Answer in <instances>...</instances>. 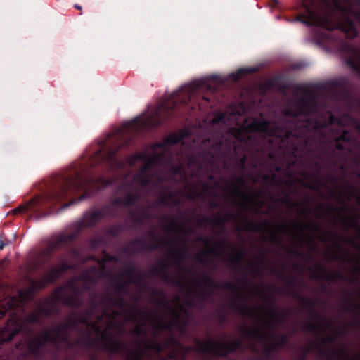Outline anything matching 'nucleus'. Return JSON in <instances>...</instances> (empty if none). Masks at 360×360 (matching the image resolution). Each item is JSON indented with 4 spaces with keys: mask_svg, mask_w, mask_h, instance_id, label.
I'll list each match as a JSON object with an SVG mask.
<instances>
[{
    "mask_svg": "<svg viewBox=\"0 0 360 360\" xmlns=\"http://www.w3.org/2000/svg\"><path fill=\"white\" fill-rule=\"evenodd\" d=\"M291 226H293L294 228L299 229L300 231H305L307 229H310L315 232H321V225L316 222L307 223V222L303 221L301 224L293 223L291 224Z\"/></svg>",
    "mask_w": 360,
    "mask_h": 360,
    "instance_id": "obj_37",
    "label": "nucleus"
},
{
    "mask_svg": "<svg viewBox=\"0 0 360 360\" xmlns=\"http://www.w3.org/2000/svg\"><path fill=\"white\" fill-rule=\"evenodd\" d=\"M117 215V210L111 205H105L99 210L85 212L84 219L75 224L74 230L68 233H60L50 242L47 248L48 253L51 255L56 250L60 249L65 250L68 254L77 257L79 250L75 243L83 229L96 226L103 219L115 217Z\"/></svg>",
    "mask_w": 360,
    "mask_h": 360,
    "instance_id": "obj_7",
    "label": "nucleus"
},
{
    "mask_svg": "<svg viewBox=\"0 0 360 360\" xmlns=\"http://www.w3.org/2000/svg\"><path fill=\"white\" fill-rule=\"evenodd\" d=\"M193 349V347H188V346H184L182 344H181V346L179 347V349L176 353L179 352L180 353V360H184L186 359V356L187 354H188Z\"/></svg>",
    "mask_w": 360,
    "mask_h": 360,
    "instance_id": "obj_55",
    "label": "nucleus"
},
{
    "mask_svg": "<svg viewBox=\"0 0 360 360\" xmlns=\"http://www.w3.org/2000/svg\"><path fill=\"white\" fill-rule=\"evenodd\" d=\"M270 239H271V241L274 244L280 245V246H282L283 248H286V246L283 243V241L281 237H280L277 233H276L274 232L272 233L271 235Z\"/></svg>",
    "mask_w": 360,
    "mask_h": 360,
    "instance_id": "obj_62",
    "label": "nucleus"
},
{
    "mask_svg": "<svg viewBox=\"0 0 360 360\" xmlns=\"http://www.w3.org/2000/svg\"><path fill=\"white\" fill-rule=\"evenodd\" d=\"M134 181L139 182L143 186H147L153 184V174L142 173L139 172L134 177Z\"/></svg>",
    "mask_w": 360,
    "mask_h": 360,
    "instance_id": "obj_36",
    "label": "nucleus"
},
{
    "mask_svg": "<svg viewBox=\"0 0 360 360\" xmlns=\"http://www.w3.org/2000/svg\"><path fill=\"white\" fill-rule=\"evenodd\" d=\"M262 179L265 181V183L268 186H274L275 182L276 181H278L281 183L283 182V179L281 177L278 178L276 174L274 172H271V174H264L262 176Z\"/></svg>",
    "mask_w": 360,
    "mask_h": 360,
    "instance_id": "obj_45",
    "label": "nucleus"
},
{
    "mask_svg": "<svg viewBox=\"0 0 360 360\" xmlns=\"http://www.w3.org/2000/svg\"><path fill=\"white\" fill-rule=\"evenodd\" d=\"M143 316L148 320L155 321L154 327L158 330H172L173 322H165L159 316L147 311H141L140 316Z\"/></svg>",
    "mask_w": 360,
    "mask_h": 360,
    "instance_id": "obj_30",
    "label": "nucleus"
},
{
    "mask_svg": "<svg viewBox=\"0 0 360 360\" xmlns=\"http://www.w3.org/2000/svg\"><path fill=\"white\" fill-rule=\"evenodd\" d=\"M183 139V134H177L175 133L171 134L168 136L165 137L162 142H156L152 144L151 148L153 150H155L156 149H160V153H165L166 155L171 158V162L172 163H176V160H178L179 162V163H184L185 167H188V156L196 155L198 153L206 150L202 147V143L207 140L210 141L212 145H214V143H217L219 141H221V145L223 146L224 151L225 152V131L223 129H220L219 131H216L214 134H212L209 138L205 139L200 144L198 150L195 153L186 155V160H184V154L182 153V151L176 153V155L174 156L171 148L172 146L181 142L182 145H184V143L182 141Z\"/></svg>",
    "mask_w": 360,
    "mask_h": 360,
    "instance_id": "obj_9",
    "label": "nucleus"
},
{
    "mask_svg": "<svg viewBox=\"0 0 360 360\" xmlns=\"http://www.w3.org/2000/svg\"><path fill=\"white\" fill-rule=\"evenodd\" d=\"M94 342L93 338L85 331H83L82 335L79 338L72 342L69 339V333L53 335V330L49 329L44 330L42 335H37L26 340L22 345L27 347L28 354L34 358L43 359L47 354L46 345L48 343L53 344L56 349H60L61 343L66 344L68 348L80 346L87 349L91 347Z\"/></svg>",
    "mask_w": 360,
    "mask_h": 360,
    "instance_id": "obj_8",
    "label": "nucleus"
},
{
    "mask_svg": "<svg viewBox=\"0 0 360 360\" xmlns=\"http://www.w3.org/2000/svg\"><path fill=\"white\" fill-rule=\"evenodd\" d=\"M202 147L207 150L188 157V167L185 169L188 179L175 182L184 184L189 192L178 191L174 192L163 187L162 193L172 207L181 205L177 196H185L190 200L199 199L210 209L219 208L225 203V153L219 141L212 145L210 141L203 142Z\"/></svg>",
    "mask_w": 360,
    "mask_h": 360,
    "instance_id": "obj_3",
    "label": "nucleus"
},
{
    "mask_svg": "<svg viewBox=\"0 0 360 360\" xmlns=\"http://www.w3.org/2000/svg\"><path fill=\"white\" fill-rule=\"evenodd\" d=\"M198 223L200 226H203L204 224H218L221 227V231H223L224 227L225 226V217L221 216V217H212L204 216L201 219H199Z\"/></svg>",
    "mask_w": 360,
    "mask_h": 360,
    "instance_id": "obj_34",
    "label": "nucleus"
},
{
    "mask_svg": "<svg viewBox=\"0 0 360 360\" xmlns=\"http://www.w3.org/2000/svg\"><path fill=\"white\" fill-rule=\"evenodd\" d=\"M66 323L68 324V328L70 330L75 329L77 327L78 323L76 318V316H70L67 321Z\"/></svg>",
    "mask_w": 360,
    "mask_h": 360,
    "instance_id": "obj_64",
    "label": "nucleus"
},
{
    "mask_svg": "<svg viewBox=\"0 0 360 360\" xmlns=\"http://www.w3.org/2000/svg\"><path fill=\"white\" fill-rule=\"evenodd\" d=\"M155 166L169 167L171 174L169 179L175 182L185 181L188 179V174L184 163H172L171 158L165 153L154 152L153 155L145 160L144 165L140 169L142 173L150 174L149 172Z\"/></svg>",
    "mask_w": 360,
    "mask_h": 360,
    "instance_id": "obj_10",
    "label": "nucleus"
},
{
    "mask_svg": "<svg viewBox=\"0 0 360 360\" xmlns=\"http://www.w3.org/2000/svg\"><path fill=\"white\" fill-rule=\"evenodd\" d=\"M242 334L244 338L252 341L271 340V343L265 347V354L266 356H269L271 352L279 349L276 343L274 341V337L266 334L260 328L244 326L242 328Z\"/></svg>",
    "mask_w": 360,
    "mask_h": 360,
    "instance_id": "obj_15",
    "label": "nucleus"
},
{
    "mask_svg": "<svg viewBox=\"0 0 360 360\" xmlns=\"http://www.w3.org/2000/svg\"><path fill=\"white\" fill-rule=\"evenodd\" d=\"M124 295H117L115 297L111 295L105 296V301L107 307H117L122 311H124L127 315V319L133 322H138L140 318L141 311L136 308L128 309V304L124 297Z\"/></svg>",
    "mask_w": 360,
    "mask_h": 360,
    "instance_id": "obj_16",
    "label": "nucleus"
},
{
    "mask_svg": "<svg viewBox=\"0 0 360 360\" xmlns=\"http://www.w3.org/2000/svg\"><path fill=\"white\" fill-rule=\"evenodd\" d=\"M354 6L353 2H349L342 16L337 23H335L329 15H319L304 0H299L295 9H303L305 13L298 15L295 20L307 26H315L329 31L338 28L347 39H353L358 36V30L352 18L354 17L360 22V11L354 9Z\"/></svg>",
    "mask_w": 360,
    "mask_h": 360,
    "instance_id": "obj_5",
    "label": "nucleus"
},
{
    "mask_svg": "<svg viewBox=\"0 0 360 360\" xmlns=\"http://www.w3.org/2000/svg\"><path fill=\"white\" fill-rule=\"evenodd\" d=\"M339 219L342 221L345 229H355L358 231H360V226L358 223V217H346L342 214L338 215Z\"/></svg>",
    "mask_w": 360,
    "mask_h": 360,
    "instance_id": "obj_35",
    "label": "nucleus"
},
{
    "mask_svg": "<svg viewBox=\"0 0 360 360\" xmlns=\"http://www.w3.org/2000/svg\"><path fill=\"white\" fill-rule=\"evenodd\" d=\"M71 266L65 261H62L58 266H52L40 279L32 281L29 291L33 295L37 291L43 290L49 284L54 283L59 276L70 269Z\"/></svg>",
    "mask_w": 360,
    "mask_h": 360,
    "instance_id": "obj_14",
    "label": "nucleus"
},
{
    "mask_svg": "<svg viewBox=\"0 0 360 360\" xmlns=\"http://www.w3.org/2000/svg\"><path fill=\"white\" fill-rule=\"evenodd\" d=\"M345 117L351 122L352 126L360 134V120L354 117L350 113H346Z\"/></svg>",
    "mask_w": 360,
    "mask_h": 360,
    "instance_id": "obj_53",
    "label": "nucleus"
},
{
    "mask_svg": "<svg viewBox=\"0 0 360 360\" xmlns=\"http://www.w3.org/2000/svg\"><path fill=\"white\" fill-rule=\"evenodd\" d=\"M179 226L182 227V225L178 223L176 217H174L173 220L165 226V229L167 231H177Z\"/></svg>",
    "mask_w": 360,
    "mask_h": 360,
    "instance_id": "obj_56",
    "label": "nucleus"
},
{
    "mask_svg": "<svg viewBox=\"0 0 360 360\" xmlns=\"http://www.w3.org/2000/svg\"><path fill=\"white\" fill-rule=\"evenodd\" d=\"M278 348H283L288 345V336L286 334H282L278 337V341L275 342Z\"/></svg>",
    "mask_w": 360,
    "mask_h": 360,
    "instance_id": "obj_61",
    "label": "nucleus"
},
{
    "mask_svg": "<svg viewBox=\"0 0 360 360\" xmlns=\"http://www.w3.org/2000/svg\"><path fill=\"white\" fill-rule=\"evenodd\" d=\"M22 310L18 300L14 297H6L0 301V319L8 314L6 325L0 328V346L9 342L12 339L22 333L27 337L34 332L32 324H41L40 313L33 312L23 319H20L19 314Z\"/></svg>",
    "mask_w": 360,
    "mask_h": 360,
    "instance_id": "obj_6",
    "label": "nucleus"
},
{
    "mask_svg": "<svg viewBox=\"0 0 360 360\" xmlns=\"http://www.w3.org/2000/svg\"><path fill=\"white\" fill-rule=\"evenodd\" d=\"M122 230V227L120 225H116L112 227H110L106 229V233L109 236L115 238L117 237Z\"/></svg>",
    "mask_w": 360,
    "mask_h": 360,
    "instance_id": "obj_57",
    "label": "nucleus"
},
{
    "mask_svg": "<svg viewBox=\"0 0 360 360\" xmlns=\"http://www.w3.org/2000/svg\"><path fill=\"white\" fill-rule=\"evenodd\" d=\"M144 346L146 349L153 350L157 353H160L165 349H166V345H165V343H162L159 341H155L153 343H150L148 341H145Z\"/></svg>",
    "mask_w": 360,
    "mask_h": 360,
    "instance_id": "obj_42",
    "label": "nucleus"
},
{
    "mask_svg": "<svg viewBox=\"0 0 360 360\" xmlns=\"http://www.w3.org/2000/svg\"><path fill=\"white\" fill-rule=\"evenodd\" d=\"M271 199L272 200H274V202H279V203H281L283 205H286L290 207L301 208V213L303 215L307 216V217H308V215H309V210H307L306 206H304V205L300 201L292 200L290 198V195L288 193H286L283 198H280V197L273 198L272 197Z\"/></svg>",
    "mask_w": 360,
    "mask_h": 360,
    "instance_id": "obj_29",
    "label": "nucleus"
},
{
    "mask_svg": "<svg viewBox=\"0 0 360 360\" xmlns=\"http://www.w3.org/2000/svg\"><path fill=\"white\" fill-rule=\"evenodd\" d=\"M148 158L146 153H136L129 158L131 165H134L136 160H141L145 161Z\"/></svg>",
    "mask_w": 360,
    "mask_h": 360,
    "instance_id": "obj_60",
    "label": "nucleus"
},
{
    "mask_svg": "<svg viewBox=\"0 0 360 360\" xmlns=\"http://www.w3.org/2000/svg\"><path fill=\"white\" fill-rule=\"evenodd\" d=\"M355 309L358 310L359 314H360V305L357 306L353 300L349 302V303L344 306L342 307V311L345 312H352L354 311Z\"/></svg>",
    "mask_w": 360,
    "mask_h": 360,
    "instance_id": "obj_59",
    "label": "nucleus"
},
{
    "mask_svg": "<svg viewBox=\"0 0 360 360\" xmlns=\"http://www.w3.org/2000/svg\"><path fill=\"white\" fill-rule=\"evenodd\" d=\"M328 235L330 236H337L338 238L341 240V241H343V242H345L346 243L349 244V245L352 246L353 248H356V249H360V245H358L353 238H346V237H341L338 235H335L333 232L329 231L328 232Z\"/></svg>",
    "mask_w": 360,
    "mask_h": 360,
    "instance_id": "obj_47",
    "label": "nucleus"
},
{
    "mask_svg": "<svg viewBox=\"0 0 360 360\" xmlns=\"http://www.w3.org/2000/svg\"><path fill=\"white\" fill-rule=\"evenodd\" d=\"M70 330L68 328V324L65 323H60L53 330V333L55 332L57 335H61L63 333H69Z\"/></svg>",
    "mask_w": 360,
    "mask_h": 360,
    "instance_id": "obj_52",
    "label": "nucleus"
},
{
    "mask_svg": "<svg viewBox=\"0 0 360 360\" xmlns=\"http://www.w3.org/2000/svg\"><path fill=\"white\" fill-rule=\"evenodd\" d=\"M137 246L141 247L143 250H155L160 246L159 243L148 244L146 240L142 238H137L132 240L128 246H124L122 251L124 253L135 254L139 251Z\"/></svg>",
    "mask_w": 360,
    "mask_h": 360,
    "instance_id": "obj_23",
    "label": "nucleus"
},
{
    "mask_svg": "<svg viewBox=\"0 0 360 360\" xmlns=\"http://www.w3.org/2000/svg\"><path fill=\"white\" fill-rule=\"evenodd\" d=\"M330 193L333 195V197H334V198H338V197L339 199H340V202L342 204H343L344 207L342 208H341V209H339L336 206L330 205V212H335V213H338L340 211H341V212L346 211L348 209V206L345 203V200L342 199V198L340 195V194L338 192H337V191H335L334 190H330Z\"/></svg>",
    "mask_w": 360,
    "mask_h": 360,
    "instance_id": "obj_40",
    "label": "nucleus"
},
{
    "mask_svg": "<svg viewBox=\"0 0 360 360\" xmlns=\"http://www.w3.org/2000/svg\"><path fill=\"white\" fill-rule=\"evenodd\" d=\"M245 349V345L242 340H237L231 343L229 340V335L226 333V358L228 357L229 353L232 350H244Z\"/></svg>",
    "mask_w": 360,
    "mask_h": 360,
    "instance_id": "obj_39",
    "label": "nucleus"
},
{
    "mask_svg": "<svg viewBox=\"0 0 360 360\" xmlns=\"http://www.w3.org/2000/svg\"><path fill=\"white\" fill-rule=\"evenodd\" d=\"M30 356L34 357L30 354H28L27 347L22 345V341H20L15 345V351L13 350L11 355L1 356L0 360H30Z\"/></svg>",
    "mask_w": 360,
    "mask_h": 360,
    "instance_id": "obj_27",
    "label": "nucleus"
},
{
    "mask_svg": "<svg viewBox=\"0 0 360 360\" xmlns=\"http://www.w3.org/2000/svg\"><path fill=\"white\" fill-rule=\"evenodd\" d=\"M159 266H155L152 269V274L159 275L161 279L168 284H173L178 287H182L185 285V279L174 278L170 276L169 274L170 265L167 260H160L159 262Z\"/></svg>",
    "mask_w": 360,
    "mask_h": 360,
    "instance_id": "obj_20",
    "label": "nucleus"
},
{
    "mask_svg": "<svg viewBox=\"0 0 360 360\" xmlns=\"http://www.w3.org/2000/svg\"><path fill=\"white\" fill-rule=\"evenodd\" d=\"M339 49L349 56L346 61L347 65L360 75V49L354 47L345 39L340 41Z\"/></svg>",
    "mask_w": 360,
    "mask_h": 360,
    "instance_id": "obj_19",
    "label": "nucleus"
},
{
    "mask_svg": "<svg viewBox=\"0 0 360 360\" xmlns=\"http://www.w3.org/2000/svg\"><path fill=\"white\" fill-rule=\"evenodd\" d=\"M129 281L127 283H116L115 285V292L117 295H127L129 293L128 288Z\"/></svg>",
    "mask_w": 360,
    "mask_h": 360,
    "instance_id": "obj_46",
    "label": "nucleus"
},
{
    "mask_svg": "<svg viewBox=\"0 0 360 360\" xmlns=\"http://www.w3.org/2000/svg\"><path fill=\"white\" fill-rule=\"evenodd\" d=\"M271 271L276 275L278 278L283 279L285 283L290 287V289L288 290V293L291 297L299 300L303 304L307 307L309 311L311 312L313 318L318 321H323V326L326 329H330L332 327V323L323 317V316L319 314L316 310V300L314 299H309L307 297L302 296L300 295L298 292L294 291L292 288L295 286V278H288L286 276L283 271H278L274 266H270Z\"/></svg>",
    "mask_w": 360,
    "mask_h": 360,
    "instance_id": "obj_11",
    "label": "nucleus"
},
{
    "mask_svg": "<svg viewBox=\"0 0 360 360\" xmlns=\"http://www.w3.org/2000/svg\"><path fill=\"white\" fill-rule=\"evenodd\" d=\"M321 327L320 321H318L317 323H307L304 325V330L308 332L316 333L320 330Z\"/></svg>",
    "mask_w": 360,
    "mask_h": 360,
    "instance_id": "obj_50",
    "label": "nucleus"
},
{
    "mask_svg": "<svg viewBox=\"0 0 360 360\" xmlns=\"http://www.w3.org/2000/svg\"><path fill=\"white\" fill-rule=\"evenodd\" d=\"M229 188H230V181L228 179V178L226 177V224L231 220V219L232 218V216H233V214L229 210V191H230Z\"/></svg>",
    "mask_w": 360,
    "mask_h": 360,
    "instance_id": "obj_54",
    "label": "nucleus"
},
{
    "mask_svg": "<svg viewBox=\"0 0 360 360\" xmlns=\"http://www.w3.org/2000/svg\"><path fill=\"white\" fill-rule=\"evenodd\" d=\"M98 296V294L92 291L91 297L89 300V309H91L93 312L97 310V309L101 306L104 308H107V303L105 301V296L102 298V300L99 302L96 300V297Z\"/></svg>",
    "mask_w": 360,
    "mask_h": 360,
    "instance_id": "obj_38",
    "label": "nucleus"
},
{
    "mask_svg": "<svg viewBox=\"0 0 360 360\" xmlns=\"http://www.w3.org/2000/svg\"><path fill=\"white\" fill-rule=\"evenodd\" d=\"M269 188H266L264 193H269ZM233 193L240 207V210L233 216L235 220L239 224L238 230L265 232L273 226L268 220L261 222L254 221L246 213L248 210L257 214L259 212V209L255 208L254 205H258L259 207L264 205V202L259 200V198L264 193L263 191L256 194L251 193L249 181L245 176H239L236 177L233 184Z\"/></svg>",
    "mask_w": 360,
    "mask_h": 360,
    "instance_id": "obj_4",
    "label": "nucleus"
},
{
    "mask_svg": "<svg viewBox=\"0 0 360 360\" xmlns=\"http://www.w3.org/2000/svg\"><path fill=\"white\" fill-rule=\"evenodd\" d=\"M124 198V206L134 205L140 199V195L138 193H131L130 192L127 193Z\"/></svg>",
    "mask_w": 360,
    "mask_h": 360,
    "instance_id": "obj_44",
    "label": "nucleus"
},
{
    "mask_svg": "<svg viewBox=\"0 0 360 360\" xmlns=\"http://www.w3.org/2000/svg\"><path fill=\"white\" fill-rule=\"evenodd\" d=\"M345 193L349 195L348 200H350V196L352 195L353 193H356L357 202L360 205V190L355 189L354 186L347 184L345 185Z\"/></svg>",
    "mask_w": 360,
    "mask_h": 360,
    "instance_id": "obj_49",
    "label": "nucleus"
},
{
    "mask_svg": "<svg viewBox=\"0 0 360 360\" xmlns=\"http://www.w3.org/2000/svg\"><path fill=\"white\" fill-rule=\"evenodd\" d=\"M263 299L264 300L268 303V308L270 312L271 317L274 320V322H271L269 323V326L275 329L276 328V323H283L284 322L286 314L283 313H278L277 310L275 308V304L274 300L271 296H267L265 295H263Z\"/></svg>",
    "mask_w": 360,
    "mask_h": 360,
    "instance_id": "obj_26",
    "label": "nucleus"
},
{
    "mask_svg": "<svg viewBox=\"0 0 360 360\" xmlns=\"http://www.w3.org/2000/svg\"><path fill=\"white\" fill-rule=\"evenodd\" d=\"M103 349L110 354H121L125 356L127 360H142V352L139 349L132 351L127 344L114 338L110 334L102 333Z\"/></svg>",
    "mask_w": 360,
    "mask_h": 360,
    "instance_id": "obj_12",
    "label": "nucleus"
},
{
    "mask_svg": "<svg viewBox=\"0 0 360 360\" xmlns=\"http://www.w3.org/2000/svg\"><path fill=\"white\" fill-rule=\"evenodd\" d=\"M356 143V139L353 134L347 130H343L342 133L335 139V148L337 150L352 153V146Z\"/></svg>",
    "mask_w": 360,
    "mask_h": 360,
    "instance_id": "obj_22",
    "label": "nucleus"
},
{
    "mask_svg": "<svg viewBox=\"0 0 360 360\" xmlns=\"http://www.w3.org/2000/svg\"><path fill=\"white\" fill-rule=\"evenodd\" d=\"M123 276L129 278V283L139 284L143 278V272L139 271L134 266L126 269L122 274L119 275V277L122 278Z\"/></svg>",
    "mask_w": 360,
    "mask_h": 360,
    "instance_id": "obj_31",
    "label": "nucleus"
},
{
    "mask_svg": "<svg viewBox=\"0 0 360 360\" xmlns=\"http://www.w3.org/2000/svg\"><path fill=\"white\" fill-rule=\"evenodd\" d=\"M346 82L343 79H334L329 81L326 86L330 89L337 91L342 90L345 87Z\"/></svg>",
    "mask_w": 360,
    "mask_h": 360,
    "instance_id": "obj_43",
    "label": "nucleus"
},
{
    "mask_svg": "<svg viewBox=\"0 0 360 360\" xmlns=\"http://www.w3.org/2000/svg\"><path fill=\"white\" fill-rule=\"evenodd\" d=\"M318 354L320 357L324 358L326 360H336L338 355L336 352H330L323 348H319Z\"/></svg>",
    "mask_w": 360,
    "mask_h": 360,
    "instance_id": "obj_48",
    "label": "nucleus"
},
{
    "mask_svg": "<svg viewBox=\"0 0 360 360\" xmlns=\"http://www.w3.org/2000/svg\"><path fill=\"white\" fill-rule=\"evenodd\" d=\"M132 333L136 335H142L145 336L147 335V329L146 328V323H141L138 325L133 330Z\"/></svg>",
    "mask_w": 360,
    "mask_h": 360,
    "instance_id": "obj_58",
    "label": "nucleus"
},
{
    "mask_svg": "<svg viewBox=\"0 0 360 360\" xmlns=\"http://www.w3.org/2000/svg\"><path fill=\"white\" fill-rule=\"evenodd\" d=\"M248 257V252L245 250H239L235 252L233 256V261L238 266L243 267L242 273V283L245 286H249L251 281L247 274V266L245 265L246 259Z\"/></svg>",
    "mask_w": 360,
    "mask_h": 360,
    "instance_id": "obj_25",
    "label": "nucleus"
},
{
    "mask_svg": "<svg viewBox=\"0 0 360 360\" xmlns=\"http://www.w3.org/2000/svg\"><path fill=\"white\" fill-rule=\"evenodd\" d=\"M196 240L198 243L205 245V248H203L199 254L195 256V259L202 266H208L211 263L210 257L217 255V246L213 240L210 237L200 236L197 237Z\"/></svg>",
    "mask_w": 360,
    "mask_h": 360,
    "instance_id": "obj_18",
    "label": "nucleus"
},
{
    "mask_svg": "<svg viewBox=\"0 0 360 360\" xmlns=\"http://www.w3.org/2000/svg\"><path fill=\"white\" fill-rule=\"evenodd\" d=\"M178 240L179 241H181L184 243V248H173L171 250V254L173 257H176L178 262H181L184 259H187L190 255L188 253V248L186 245H185V241L183 238H178Z\"/></svg>",
    "mask_w": 360,
    "mask_h": 360,
    "instance_id": "obj_33",
    "label": "nucleus"
},
{
    "mask_svg": "<svg viewBox=\"0 0 360 360\" xmlns=\"http://www.w3.org/2000/svg\"><path fill=\"white\" fill-rule=\"evenodd\" d=\"M322 3L326 5H328L330 3L334 6V8L338 11L341 13V16L344 14L346 9L347 8V5L350 2L348 0H319ZM304 1L319 15L318 11L315 10V4L314 0H304Z\"/></svg>",
    "mask_w": 360,
    "mask_h": 360,
    "instance_id": "obj_28",
    "label": "nucleus"
},
{
    "mask_svg": "<svg viewBox=\"0 0 360 360\" xmlns=\"http://www.w3.org/2000/svg\"><path fill=\"white\" fill-rule=\"evenodd\" d=\"M319 269L321 272L323 274V278L330 282H335L337 280L340 281H348V278L342 272L340 271H334L332 273H328L325 269H323L321 266H319Z\"/></svg>",
    "mask_w": 360,
    "mask_h": 360,
    "instance_id": "obj_32",
    "label": "nucleus"
},
{
    "mask_svg": "<svg viewBox=\"0 0 360 360\" xmlns=\"http://www.w3.org/2000/svg\"><path fill=\"white\" fill-rule=\"evenodd\" d=\"M278 232L281 234H284L290 232V225L286 223H281L276 226Z\"/></svg>",
    "mask_w": 360,
    "mask_h": 360,
    "instance_id": "obj_63",
    "label": "nucleus"
},
{
    "mask_svg": "<svg viewBox=\"0 0 360 360\" xmlns=\"http://www.w3.org/2000/svg\"><path fill=\"white\" fill-rule=\"evenodd\" d=\"M164 343L166 345V348L167 347H172L173 348L174 354H171V358L176 359L175 353L178 351L181 343L174 336H170Z\"/></svg>",
    "mask_w": 360,
    "mask_h": 360,
    "instance_id": "obj_41",
    "label": "nucleus"
},
{
    "mask_svg": "<svg viewBox=\"0 0 360 360\" xmlns=\"http://www.w3.org/2000/svg\"><path fill=\"white\" fill-rule=\"evenodd\" d=\"M195 349L202 354L205 360L212 358L225 356V341L224 336L221 341L211 337L207 340L202 341L198 338L194 339Z\"/></svg>",
    "mask_w": 360,
    "mask_h": 360,
    "instance_id": "obj_13",
    "label": "nucleus"
},
{
    "mask_svg": "<svg viewBox=\"0 0 360 360\" xmlns=\"http://www.w3.org/2000/svg\"><path fill=\"white\" fill-rule=\"evenodd\" d=\"M193 285L200 290V297L204 300L209 294L207 287L214 286V281L207 273L202 272L200 274V279L193 280Z\"/></svg>",
    "mask_w": 360,
    "mask_h": 360,
    "instance_id": "obj_24",
    "label": "nucleus"
},
{
    "mask_svg": "<svg viewBox=\"0 0 360 360\" xmlns=\"http://www.w3.org/2000/svg\"><path fill=\"white\" fill-rule=\"evenodd\" d=\"M158 127L159 109L148 115L143 114L128 122L122 129L109 134L104 140L100 141L96 149L75 164L67 174L60 177L56 186L15 208L13 214L31 212L33 217L39 219L55 212L56 205L74 193L84 191L79 197L63 204L62 209L90 197L92 195L91 190L94 187H105L110 184L103 177L94 178L91 169L100 165L110 171L119 169L121 163L117 155L120 150L133 146L134 136L144 129Z\"/></svg>",
    "mask_w": 360,
    "mask_h": 360,
    "instance_id": "obj_2",
    "label": "nucleus"
},
{
    "mask_svg": "<svg viewBox=\"0 0 360 360\" xmlns=\"http://www.w3.org/2000/svg\"><path fill=\"white\" fill-rule=\"evenodd\" d=\"M72 294L66 295L64 292V288L60 287L54 292V298L56 302H61L75 309H77L83 305V301L79 297V288L77 285H71Z\"/></svg>",
    "mask_w": 360,
    "mask_h": 360,
    "instance_id": "obj_17",
    "label": "nucleus"
},
{
    "mask_svg": "<svg viewBox=\"0 0 360 360\" xmlns=\"http://www.w3.org/2000/svg\"><path fill=\"white\" fill-rule=\"evenodd\" d=\"M151 294L153 297H160L161 298V304L167 306L168 308H169V304L168 302L165 300L164 293L162 290H157L155 288H151Z\"/></svg>",
    "mask_w": 360,
    "mask_h": 360,
    "instance_id": "obj_51",
    "label": "nucleus"
},
{
    "mask_svg": "<svg viewBox=\"0 0 360 360\" xmlns=\"http://www.w3.org/2000/svg\"><path fill=\"white\" fill-rule=\"evenodd\" d=\"M250 106L241 103L236 113L243 117L244 123L236 136V141L232 146L228 139L230 128L226 127V172L229 169V160L233 155L242 169L245 168L249 156L255 148L256 141L250 132H261L268 136L267 156L272 167L280 172L281 166L288 167L302 165L307 158L320 159V149L326 131L333 124L340 129L345 127L344 121L330 111L321 112L314 95L303 97L296 108H286L283 114L285 119L272 124L267 120H260L246 115Z\"/></svg>",
    "mask_w": 360,
    "mask_h": 360,
    "instance_id": "obj_1",
    "label": "nucleus"
},
{
    "mask_svg": "<svg viewBox=\"0 0 360 360\" xmlns=\"http://www.w3.org/2000/svg\"><path fill=\"white\" fill-rule=\"evenodd\" d=\"M238 300L236 303V309L239 314L243 316L253 318L257 315L258 311H262L261 307L254 308L242 303V302L247 301V296L240 287L238 289Z\"/></svg>",
    "mask_w": 360,
    "mask_h": 360,
    "instance_id": "obj_21",
    "label": "nucleus"
}]
</instances>
